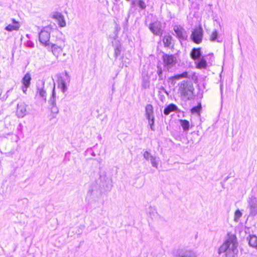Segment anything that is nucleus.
Here are the masks:
<instances>
[{
    "label": "nucleus",
    "mask_w": 257,
    "mask_h": 257,
    "mask_svg": "<svg viewBox=\"0 0 257 257\" xmlns=\"http://www.w3.org/2000/svg\"><path fill=\"white\" fill-rule=\"evenodd\" d=\"M161 89L163 90L166 93H167V91H166V90L165 89V88L163 87H162L161 88Z\"/></svg>",
    "instance_id": "nucleus-38"
},
{
    "label": "nucleus",
    "mask_w": 257,
    "mask_h": 257,
    "mask_svg": "<svg viewBox=\"0 0 257 257\" xmlns=\"http://www.w3.org/2000/svg\"><path fill=\"white\" fill-rule=\"evenodd\" d=\"M172 37L171 36L167 35L164 36L163 38V43L165 47H171L172 45Z\"/></svg>",
    "instance_id": "nucleus-23"
},
{
    "label": "nucleus",
    "mask_w": 257,
    "mask_h": 257,
    "mask_svg": "<svg viewBox=\"0 0 257 257\" xmlns=\"http://www.w3.org/2000/svg\"><path fill=\"white\" fill-rule=\"evenodd\" d=\"M55 87L53 86L52 90V94L50 99L49 100V104L51 106V112L53 114H57L59 112V109L56 105V93L55 91Z\"/></svg>",
    "instance_id": "nucleus-6"
},
{
    "label": "nucleus",
    "mask_w": 257,
    "mask_h": 257,
    "mask_svg": "<svg viewBox=\"0 0 257 257\" xmlns=\"http://www.w3.org/2000/svg\"><path fill=\"white\" fill-rule=\"evenodd\" d=\"M63 55H64V56H65V55H66V53H64V54H63Z\"/></svg>",
    "instance_id": "nucleus-40"
},
{
    "label": "nucleus",
    "mask_w": 257,
    "mask_h": 257,
    "mask_svg": "<svg viewBox=\"0 0 257 257\" xmlns=\"http://www.w3.org/2000/svg\"><path fill=\"white\" fill-rule=\"evenodd\" d=\"M179 122L184 132H186L189 130L190 126V123L189 121L186 119H180Z\"/></svg>",
    "instance_id": "nucleus-21"
},
{
    "label": "nucleus",
    "mask_w": 257,
    "mask_h": 257,
    "mask_svg": "<svg viewBox=\"0 0 257 257\" xmlns=\"http://www.w3.org/2000/svg\"><path fill=\"white\" fill-rule=\"evenodd\" d=\"M237 238L234 234H228V237L218 248V253H225L226 257H235L238 253Z\"/></svg>",
    "instance_id": "nucleus-1"
},
{
    "label": "nucleus",
    "mask_w": 257,
    "mask_h": 257,
    "mask_svg": "<svg viewBox=\"0 0 257 257\" xmlns=\"http://www.w3.org/2000/svg\"><path fill=\"white\" fill-rule=\"evenodd\" d=\"M161 24L158 21L155 22L150 24L149 29L155 35H160L161 32Z\"/></svg>",
    "instance_id": "nucleus-9"
},
{
    "label": "nucleus",
    "mask_w": 257,
    "mask_h": 257,
    "mask_svg": "<svg viewBox=\"0 0 257 257\" xmlns=\"http://www.w3.org/2000/svg\"><path fill=\"white\" fill-rule=\"evenodd\" d=\"M149 82H145L144 84V87L145 88L149 87Z\"/></svg>",
    "instance_id": "nucleus-37"
},
{
    "label": "nucleus",
    "mask_w": 257,
    "mask_h": 257,
    "mask_svg": "<svg viewBox=\"0 0 257 257\" xmlns=\"http://www.w3.org/2000/svg\"><path fill=\"white\" fill-rule=\"evenodd\" d=\"M143 155L144 158L147 160H149L150 159H151V157H153L148 151H145Z\"/></svg>",
    "instance_id": "nucleus-32"
},
{
    "label": "nucleus",
    "mask_w": 257,
    "mask_h": 257,
    "mask_svg": "<svg viewBox=\"0 0 257 257\" xmlns=\"http://www.w3.org/2000/svg\"><path fill=\"white\" fill-rule=\"evenodd\" d=\"M66 79L61 78L58 81V87L61 89V91L64 93L67 90L66 86V82H69L70 78L67 72H65Z\"/></svg>",
    "instance_id": "nucleus-10"
},
{
    "label": "nucleus",
    "mask_w": 257,
    "mask_h": 257,
    "mask_svg": "<svg viewBox=\"0 0 257 257\" xmlns=\"http://www.w3.org/2000/svg\"><path fill=\"white\" fill-rule=\"evenodd\" d=\"M220 89H222V88H221V87L220 88ZM221 91L222 92V90H221Z\"/></svg>",
    "instance_id": "nucleus-41"
},
{
    "label": "nucleus",
    "mask_w": 257,
    "mask_h": 257,
    "mask_svg": "<svg viewBox=\"0 0 257 257\" xmlns=\"http://www.w3.org/2000/svg\"><path fill=\"white\" fill-rule=\"evenodd\" d=\"M51 29L48 27L44 28L39 33V41L45 46L50 44Z\"/></svg>",
    "instance_id": "nucleus-3"
},
{
    "label": "nucleus",
    "mask_w": 257,
    "mask_h": 257,
    "mask_svg": "<svg viewBox=\"0 0 257 257\" xmlns=\"http://www.w3.org/2000/svg\"><path fill=\"white\" fill-rule=\"evenodd\" d=\"M190 56L192 59L196 60L198 59L201 56V48H193L191 53Z\"/></svg>",
    "instance_id": "nucleus-17"
},
{
    "label": "nucleus",
    "mask_w": 257,
    "mask_h": 257,
    "mask_svg": "<svg viewBox=\"0 0 257 257\" xmlns=\"http://www.w3.org/2000/svg\"><path fill=\"white\" fill-rule=\"evenodd\" d=\"M178 257H197V255L194 251L186 250L180 252Z\"/></svg>",
    "instance_id": "nucleus-19"
},
{
    "label": "nucleus",
    "mask_w": 257,
    "mask_h": 257,
    "mask_svg": "<svg viewBox=\"0 0 257 257\" xmlns=\"http://www.w3.org/2000/svg\"><path fill=\"white\" fill-rule=\"evenodd\" d=\"M113 46L114 51V55L116 59L120 55L121 52V45L120 42L116 41H115L114 43H113Z\"/></svg>",
    "instance_id": "nucleus-15"
},
{
    "label": "nucleus",
    "mask_w": 257,
    "mask_h": 257,
    "mask_svg": "<svg viewBox=\"0 0 257 257\" xmlns=\"http://www.w3.org/2000/svg\"><path fill=\"white\" fill-rule=\"evenodd\" d=\"M217 36H218V32H217V30H214L210 35V40L211 41H213V42L215 41L217 39Z\"/></svg>",
    "instance_id": "nucleus-27"
},
{
    "label": "nucleus",
    "mask_w": 257,
    "mask_h": 257,
    "mask_svg": "<svg viewBox=\"0 0 257 257\" xmlns=\"http://www.w3.org/2000/svg\"><path fill=\"white\" fill-rule=\"evenodd\" d=\"M207 66L206 61L202 57L197 63V67L199 69L206 68Z\"/></svg>",
    "instance_id": "nucleus-24"
},
{
    "label": "nucleus",
    "mask_w": 257,
    "mask_h": 257,
    "mask_svg": "<svg viewBox=\"0 0 257 257\" xmlns=\"http://www.w3.org/2000/svg\"><path fill=\"white\" fill-rule=\"evenodd\" d=\"M191 37L194 43L200 44L202 42L203 38V29L202 27L199 26L195 28L192 31Z\"/></svg>",
    "instance_id": "nucleus-4"
},
{
    "label": "nucleus",
    "mask_w": 257,
    "mask_h": 257,
    "mask_svg": "<svg viewBox=\"0 0 257 257\" xmlns=\"http://www.w3.org/2000/svg\"><path fill=\"white\" fill-rule=\"evenodd\" d=\"M148 120V123L149 124L150 126V128L151 130L154 131V120H155V117H151L150 119H147Z\"/></svg>",
    "instance_id": "nucleus-30"
},
{
    "label": "nucleus",
    "mask_w": 257,
    "mask_h": 257,
    "mask_svg": "<svg viewBox=\"0 0 257 257\" xmlns=\"http://www.w3.org/2000/svg\"><path fill=\"white\" fill-rule=\"evenodd\" d=\"M93 190L92 189H90L88 191V194L91 195L92 194Z\"/></svg>",
    "instance_id": "nucleus-36"
},
{
    "label": "nucleus",
    "mask_w": 257,
    "mask_h": 257,
    "mask_svg": "<svg viewBox=\"0 0 257 257\" xmlns=\"http://www.w3.org/2000/svg\"><path fill=\"white\" fill-rule=\"evenodd\" d=\"M179 90L184 98L190 99L192 97L194 88L187 81H183L180 84Z\"/></svg>",
    "instance_id": "nucleus-2"
},
{
    "label": "nucleus",
    "mask_w": 257,
    "mask_h": 257,
    "mask_svg": "<svg viewBox=\"0 0 257 257\" xmlns=\"http://www.w3.org/2000/svg\"><path fill=\"white\" fill-rule=\"evenodd\" d=\"M201 108V104L199 103V105H198L196 106L193 107L191 109V112H192V113H199Z\"/></svg>",
    "instance_id": "nucleus-31"
},
{
    "label": "nucleus",
    "mask_w": 257,
    "mask_h": 257,
    "mask_svg": "<svg viewBox=\"0 0 257 257\" xmlns=\"http://www.w3.org/2000/svg\"><path fill=\"white\" fill-rule=\"evenodd\" d=\"M28 87H26V86H24V85H23V86H22V90H23V91L25 93H26V91H27V88H28Z\"/></svg>",
    "instance_id": "nucleus-35"
},
{
    "label": "nucleus",
    "mask_w": 257,
    "mask_h": 257,
    "mask_svg": "<svg viewBox=\"0 0 257 257\" xmlns=\"http://www.w3.org/2000/svg\"><path fill=\"white\" fill-rule=\"evenodd\" d=\"M139 7L142 10H144L146 8V4L145 3L142 1V0H140L139 2Z\"/></svg>",
    "instance_id": "nucleus-33"
},
{
    "label": "nucleus",
    "mask_w": 257,
    "mask_h": 257,
    "mask_svg": "<svg viewBox=\"0 0 257 257\" xmlns=\"http://www.w3.org/2000/svg\"><path fill=\"white\" fill-rule=\"evenodd\" d=\"M248 243L250 246L257 249V236L255 235L250 236Z\"/></svg>",
    "instance_id": "nucleus-22"
},
{
    "label": "nucleus",
    "mask_w": 257,
    "mask_h": 257,
    "mask_svg": "<svg viewBox=\"0 0 257 257\" xmlns=\"http://www.w3.org/2000/svg\"><path fill=\"white\" fill-rule=\"evenodd\" d=\"M188 77V73L187 72H184L181 74H177L173 77V78L176 80H179L183 78H187Z\"/></svg>",
    "instance_id": "nucleus-26"
},
{
    "label": "nucleus",
    "mask_w": 257,
    "mask_h": 257,
    "mask_svg": "<svg viewBox=\"0 0 257 257\" xmlns=\"http://www.w3.org/2000/svg\"><path fill=\"white\" fill-rule=\"evenodd\" d=\"M178 109V107L177 105L173 103L170 104L168 105L164 110V113L168 115H169L171 112L173 111H176Z\"/></svg>",
    "instance_id": "nucleus-18"
},
{
    "label": "nucleus",
    "mask_w": 257,
    "mask_h": 257,
    "mask_svg": "<svg viewBox=\"0 0 257 257\" xmlns=\"http://www.w3.org/2000/svg\"><path fill=\"white\" fill-rule=\"evenodd\" d=\"M151 162L153 167H155L156 168H158V161L157 160V159L155 157H151Z\"/></svg>",
    "instance_id": "nucleus-28"
},
{
    "label": "nucleus",
    "mask_w": 257,
    "mask_h": 257,
    "mask_svg": "<svg viewBox=\"0 0 257 257\" xmlns=\"http://www.w3.org/2000/svg\"><path fill=\"white\" fill-rule=\"evenodd\" d=\"M37 93L40 95L45 100H46V91L44 89V87L37 88Z\"/></svg>",
    "instance_id": "nucleus-25"
},
{
    "label": "nucleus",
    "mask_w": 257,
    "mask_h": 257,
    "mask_svg": "<svg viewBox=\"0 0 257 257\" xmlns=\"http://www.w3.org/2000/svg\"><path fill=\"white\" fill-rule=\"evenodd\" d=\"M51 50L57 59L58 58L59 55L62 52L63 48L58 46L55 44H51Z\"/></svg>",
    "instance_id": "nucleus-14"
},
{
    "label": "nucleus",
    "mask_w": 257,
    "mask_h": 257,
    "mask_svg": "<svg viewBox=\"0 0 257 257\" xmlns=\"http://www.w3.org/2000/svg\"><path fill=\"white\" fill-rule=\"evenodd\" d=\"M31 80V75L29 73H27L22 80L23 85L26 87H29Z\"/></svg>",
    "instance_id": "nucleus-20"
},
{
    "label": "nucleus",
    "mask_w": 257,
    "mask_h": 257,
    "mask_svg": "<svg viewBox=\"0 0 257 257\" xmlns=\"http://www.w3.org/2000/svg\"><path fill=\"white\" fill-rule=\"evenodd\" d=\"M157 73L159 75V78L162 79L161 77H162V70L161 68L158 69Z\"/></svg>",
    "instance_id": "nucleus-34"
},
{
    "label": "nucleus",
    "mask_w": 257,
    "mask_h": 257,
    "mask_svg": "<svg viewBox=\"0 0 257 257\" xmlns=\"http://www.w3.org/2000/svg\"><path fill=\"white\" fill-rule=\"evenodd\" d=\"M241 216H242V213L239 210H237L235 212V214H234V221L236 222H237Z\"/></svg>",
    "instance_id": "nucleus-29"
},
{
    "label": "nucleus",
    "mask_w": 257,
    "mask_h": 257,
    "mask_svg": "<svg viewBox=\"0 0 257 257\" xmlns=\"http://www.w3.org/2000/svg\"><path fill=\"white\" fill-rule=\"evenodd\" d=\"M53 18L57 20L60 27H64L66 26L64 17L62 14L58 12L55 13L53 15Z\"/></svg>",
    "instance_id": "nucleus-13"
},
{
    "label": "nucleus",
    "mask_w": 257,
    "mask_h": 257,
    "mask_svg": "<svg viewBox=\"0 0 257 257\" xmlns=\"http://www.w3.org/2000/svg\"><path fill=\"white\" fill-rule=\"evenodd\" d=\"M2 94V90L0 89V95H1Z\"/></svg>",
    "instance_id": "nucleus-39"
},
{
    "label": "nucleus",
    "mask_w": 257,
    "mask_h": 257,
    "mask_svg": "<svg viewBox=\"0 0 257 257\" xmlns=\"http://www.w3.org/2000/svg\"><path fill=\"white\" fill-rule=\"evenodd\" d=\"M163 60L164 66L168 70L175 65L176 63V58L172 55L164 54Z\"/></svg>",
    "instance_id": "nucleus-5"
},
{
    "label": "nucleus",
    "mask_w": 257,
    "mask_h": 257,
    "mask_svg": "<svg viewBox=\"0 0 257 257\" xmlns=\"http://www.w3.org/2000/svg\"><path fill=\"white\" fill-rule=\"evenodd\" d=\"M174 31L176 36L180 40H186L187 38V33L185 30L180 26H175Z\"/></svg>",
    "instance_id": "nucleus-8"
},
{
    "label": "nucleus",
    "mask_w": 257,
    "mask_h": 257,
    "mask_svg": "<svg viewBox=\"0 0 257 257\" xmlns=\"http://www.w3.org/2000/svg\"><path fill=\"white\" fill-rule=\"evenodd\" d=\"M145 115L147 119H150L154 117V110L153 106L151 104H147L145 108Z\"/></svg>",
    "instance_id": "nucleus-16"
},
{
    "label": "nucleus",
    "mask_w": 257,
    "mask_h": 257,
    "mask_svg": "<svg viewBox=\"0 0 257 257\" xmlns=\"http://www.w3.org/2000/svg\"><path fill=\"white\" fill-rule=\"evenodd\" d=\"M16 113L19 117H23L25 116L28 113L27 105L24 102L18 103Z\"/></svg>",
    "instance_id": "nucleus-11"
},
{
    "label": "nucleus",
    "mask_w": 257,
    "mask_h": 257,
    "mask_svg": "<svg viewBox=\"0 0 257 257\" xmlns=\"http://www.w3.org/2000/svg\"><path fill=\"white\" fill-rule=\"evenodd\" d=\"M248 203L250 215H256L257 214V198L253 196L251 197L248 200Z\"/></svg>",
    "instance_id": "nucleus-7"
},
{
    "label": "nucleus",
    "mask_w": 257,
    "mask_h": 257,
    "mask_svg": "<svg viewBox=\"0 0 257 257\" xmlns=\"http://www.w3.org/2000/svg\"><path fill=\"white\" fill-rule=\"evenodd\" d=\"M12 23L9 24L5 29L9 32H12L13 31H17L20 27V22L16 21L15 19L12 18L11 19Z\"/></svg>",
    "instance_id": "nucleus-12"
}]
</instances>
